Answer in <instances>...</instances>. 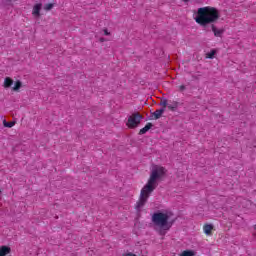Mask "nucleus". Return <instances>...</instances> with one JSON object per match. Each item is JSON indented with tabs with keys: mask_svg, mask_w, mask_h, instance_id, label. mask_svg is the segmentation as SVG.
Here are the masks:
<instances>
[{
	"mask_svg": "<svg viewBox=\"0 0 256 256\" xmlns=\"http://www.w3.org/2000/svg\"><path fill=\"white\" fill-rule=\"evenodd\" d=\"M165 168L163 166L155 165L152 168L150 178L148 179L147 184L142 188L140 192L139 201L136 203L135 209L137 211H141L142 207H145V203H147V199L151 197V193L157 189L158 179L165 177Z\"/></svg>",
	"mask_w": 256,
	"mask_h": 256,
	"instance_id": "f257e3e1",
	"label": "nucleus"
},
{
	"mask_svg": "<svg viewBox=\"0 0 256 256\" xmlns=\"http://www.w3.org/2000/svg\"><path fill=\"white\" fill-rule=\"evenodd\" d=\"M220 17L221 15L219 14V10L207 6L199 8L197 11V15L194 19L196 23H198V25L206 28L207 25H211V23L217 22Z\"/></svg>",
	"mask_w": 256,
	"mask_h": 256,
	"instance_id": "f03ea898",
	"label": "nucleus"
},
{
	"mask_svg": "<svg viewBox=\"0 0 256 256\" xmlns=\"http://www.w3.org/2000/svg\"><path fill=\"white\" fill-rule=\"evenodd\" d=\"M173 216V212L165 211V212H155L152 215V223L156 225V227H160L162 231H169L171 227H173V223H175V219L171 220Z\"/></svg>",
	"mask_w": 256,
	"mask_h": 256,
	"instance_id": "7ed1b4c3",
	"label": "nucleus"
},
{
	"mask_svg": "<svg viewBox=\"0 0 256 256\" xmlns=\"http://www.w3.org/2000/svg\"><path fill=\"white\" fill-rule=\"evenodd\" d=\"M141 119H143V115L139 114V112L133 113L131 116H129L126 125L130 129H135L141 125Z\"/></svg>",
	"mask_w": 256,
	"mask_h": 256,
	"instance_id": "20e7f679",
	"label": "nucleus"
},
{
	"mask_svg": "<svg viewBox=\"0 0 256 256\" xmlns=\"http://www.w3.org/2000/svg\"><path fill=\"white\" fill-rule=\"evenodd\" d=\"M42 7H43V4H41V3L35 4L33 7L32 15H34V17H41V8Z\"/></svg>",
	"mask_w": 256,
	"mask_h": 256,
	"instance_id": "39448f33",
	"label": "nucleus"
},
{
	"mask_svg": "<svg viewBox=\"0 0 256 256\" xmlns=\"http://www.w3.org/2000/svg\"><path fill=\"white\" fill-rule=\"evenodd\" d=\"M163 113H165V108H160L158 110H156L155 112L151 113L152 117H154V119H161Z\"/></svg>",
	"mask_w": 256,
	"mask_h": 256,
	"instance_id": "423d86ee",
	"label": "nucleus"
},
{
	"mask_svg": "<svg viewBox=\"0 0 256 256\" xmlns=\"http://www.w3.org/2000/svg\"><path fill=\"white\" fill-rule=\"evenodd\" d=\"M211 29L215 35V37H221L223 33H225V29L217 30V27H215L213 24H211Z\"/></svg>",
	"mask_w": 256,
	"mask_h": 256,
	"instance_id": "0eeeda50",
	"label": "nucleus"
},
{
	"mask_svg": "<svg viewBox=\"0 0 256 256\" xmlns=\"http://www.w3.org/2000/svg\"><path fill=\"white\" fill-rule=\"evenodd\" d=\"M11 253V247L9 246H1L0 247V256H6Z\"/></svg>",
	"mask_w": 256,
	"mask_h": 256,
	"instance_id": "6e6552de",
	"label": "nucleus"
},
{
	"mask_svg": "<svg viewBox=\"0 0 256 256\" xmlns=\"http://www.w3.org/2000/svg\"><path fill=\"white\" fill-rule=\"evenodd\" d=\"M152 127H153V123L151 122L147 123L144 128L140 129L139 135H145V133H147V131H149Z\"/></svg>",
	"mask_w": 256,
	"mask_h": 256,
	"instance_id": "1a4fd4ad",
	"label": "nucleus"
},
{
	"mask_svg": "<svg viewBox=\"0 0 256 256\" xmlns=\"http://www.w3.org/2000/svg\"><path fill=\"white\" fill-rule=\"evenodd\" d=\"M13 83H14L13 79L7 77V78H5V80H4V87H5L6 89H9V87H11V86L13 85Z\"/></svg>",
	"mask_w": 256,
	"mask_h": 256,
	"instance_id": "9d476101",
	"label": "nucleus"
},
{
	"mask_svg": "<svg viewBox=\"0 0 256 256\" xmlns=\"http://www.w3.org/2000/svg\"><path fill=\"white\" fill-rule=\"evenodd\" d=\"M212 229H213V225L205 224L204 225V233H205V235H209L211 233Z\"/></svg>",
	"mask_w": 256,
	"mask_h": 256,
	"instance_id": "9b49d317",
	"label": "nucleus"
},
{
	"mask_svg": "<svg viewBox=\"0 0 256 256\" xmlns=\"http://www.w3.org/2000/svg\"><path fill=\"white\" fill-rule=\"evenodd\" d=\"M23 87V83L21 81H16L14 87L12 88L13 91H19Z\"/></svg>",
	"mask_w": 256,
	"mask_h": 256,
	"instance_id": "f8f14e48",
	"label": "nucleus"
},
{
	"mask_svg": "<svg viewBox=\"0 0 256 256\" xmlns=\"http://www.w3.org/2000/svg\"><path fill=\"white\" fill-rule=\"evenodd\" d=\"M178 106H179L178 102H172V104H168V109H170V111H177Z\"/></svg>",
	"mask_w": 256,
	"mask_h": 256,
	"instance_id": "ddd939ff",
	"label": "nucleus"
},
{
	"mask_svg": "<svg viewBox=\"0 0 256 256\" xmlns=\"http://www.w3.org/2000/svg\"><path fill=\"white\" fill-rule=\"evenodd\" d=\"M180 256H195V252L193 250H184Z\"/></svg>",
	"mask_w": 256,
	"mask_h": 256,
	"instance_id": "4468645a",
	"label": "nucleus"
},
{
	"mask_svg": "<svg viewBox=\"0 0 256 256\" xmlns=\"http://www.w3.org/2000/svg\"><path fill=\"white\" fill-rule=\"evenodd\" d=\"M215 55H217V50H211L209 53H207V59H214Z\"/></svg>",
	"mask_w": 256,
	"mask_h": 256,
	"instance_id": "2eb2a0df",
	"label": "nucleus"
},
{
	"mask_svg": "<svg viewBox=\"0 0 256 256\" xmlns=\"http://www.w3.org/2000/svg\"><path fill=\"white\" fill-rule=\"evenodd\" d=\"M3 125L4 127H8L9 129H11V127L15 126V122H7V120H4Z\"/></svg>",
	"mask_w": 256,
	"mask_h": 256,
	"instance_id": "dca6fc26",
	"label": "nucleus"
},
{
	"mask_svg": "<svg viewBox=\"0 0 256 256\" xmlns=\"http://www.w3.org/2000/svg\"><path fill=\"white\" fill-rule=\"evenodd\" d=\"M54 4L53 3H48L44 6L45 11H51L53 9Z\"/></svg>",
	"mask_w": 256,
	"mask_h": 256,
	"instance_id": "f3484780",
	"label": "nucleus"
},
{
	"mask_svg": "<svg viewBox=\"0 0 256 256\" xmlns=\"http://www.w3.org/2000/svg\"><path fill=\"white\" fill-rule=\"evenodd\" d=\"M160 106H162V108L166 109L167 107V98H163L159 104Z\"/></svg>",
	"mask_w": 256,
	"mask_h": 256,
	"instance_id": "a211bd4d",
	"label": "nucleus"
},
{
	"mask_svg": "<svg viewBox=\"0 0 256 256\" xmlns=\"http://www.w3.org/2000/svg\"><path fill=\"white\" fill-rule=\"evenodd\" d=\"M196 81H199V79H201V75H193L192 76Z\"/></svg>",
	"mask_w": 256,
	"mask_h": 256,
	"instance_id": "6ab92c4d",
	"label": "nucleus"
},
{
	"mask_svg": "<svg viewBox=\"0 0 256 256\" xmlns=\"http://www.w3.org/2000/svg\"><path fill=\"white\" fill-rule=\"evenodd\" d=\"M185 89H187V87H185V85L179 86V91L183 92V91H185Z\"/></svg>",
	"mask_w": 256,
	"mask_h": 256,
	"instance_id": "aec40b11",
	"label": "nucleus"
},
{
	"mask_svg": "<svg viewBox=\"0 0 256 256\" xmlns=\"http://www.w3.org/2000/svg\"><path fill=\"white\" fill-rule=\"evenodd\" d=\"M104 35L109 36V35H111V33H109V31L107 29H104Z\"/></svg>",
	"mask_w": 256,
	"mask_h": 256,
	"instance_id": "412c9836",
	"label": "nucleus"
},
{
	"mask_svg": "<svg viewBox=\"0 0 256 256\" xmlns=\"http://www.w3.org/2000/svg\"><path fill=\"white\" fill-rule=\"evenodd\" d=\"M148 119H149V121H151L153 119V116H150Z\"/></svg>",
	"mask_w": 256,
	"mask_h": 256,
	"instance_id": "4be33fe9",
	"label": "nucleus"
},
{
	"mask_svg": "<svg viewBox=\"0 0 256 256\" xmlns=\"http://www.w3.org/2000/svg\"><path fill=\"white\" fill-rule=\"evenodd\" d=\"M8 3H11V1H13V0H6Z\"/></svg>",
	"mask_w": 256,
	"mask_h": 256,
	"instance_id": "5701e85b",
	"label": "nucleus"
},
{
	"mask_svg": "<svg viewBox=\"0 0 256 256\" xmlns=\"http://www.w3.org/2000/svg\"><path fill=\"white\" fill-rule=\"evenodd\" d=\"M183 1H184V3H188L189 0H183Z\"/></svg>",
	"mask_w": 256,
	"mask_h": 256,
	"instance_id": "b1692460",
	"label": "nucleus"
},
{
	"mask_svg": "<svg viewBox=\"0 0 256 256\" xmlns=\"http://www.w3.org/2000/svg\"><path fill=\"white\" fill-rule=\"evenodd\" d=\"M100 41H105V39H104V38H101Z\"/></svg>",
	"mask_w": 256,
	"mask_h": 256,
	"instance_id": "393cba45",
	"label": "nucleus"
},
{
	"mask_svg": "<svg viewBox=\"0 0 256 256\" xmlns=\"http://www.w3.org/2000/svg\"><path fill=\"white\" fill-rule=\"evenodd\" d=\"M0 193H1V190H0Z\"/></svg>",
	"mask_w": 256,
	"mask_h": 256,
	"instance_id": "a878e982",
	"label": "nucleus"
}]
</instances>
